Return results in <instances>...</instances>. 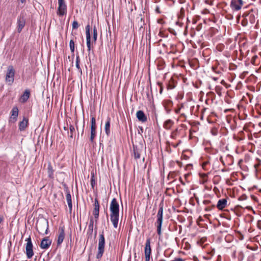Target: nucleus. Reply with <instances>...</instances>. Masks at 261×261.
<instances>
[{"mask_svg":"<svg viewBox=\"0 0 261 261\" xmlns=\"http://www.w3.org/2000/svg\"><path fill=\"white\" fill-rule=\"evenodd\" d=\"M110 220L114 228L118 227L119 218V205L116 198H113L110 203Z\"/></svg>","mask_w":261,"mask_h":261,"instance_id":"f257e3e1","label":"nucleus"},{"mask_svg":"<svg viewBox=\"0 0 261 261\" xmlns=\"http://www.w3.org/2000/svg\"><path fill=\"white\" fill-rule=\"evenodd\" d=\"M36 227L38 232L42 235L48 233V222L45 218H41L37 221Z\"/></svg>","mask_w":261,"mask_h":261,"instance_id":"f03ea898","label":"nucleus"},{"mask_svg":"<svg viewBox=\"0 0 261 261\" xmlns=\"http://www.w3.org/2000/svg\"><path fill=\"white\" fill-rule=\"evenodd\" d=\"M105 239L103 232L99 235L98 240V252L96 254V258L99 259L101 258L105 251Z\"/></svg>","mask_w":261,"mask_h":261,"instance_id":"7ed1b4c3","label":"nucleus"},{"mask_svg":"<svg viewBox=\"0 0 261 261\" xmlns=\"http://www.w3.org/2000/svg\"><path fill=\"white\" fill-rule=\"evenodd\" d=\"M25 241L27 242L25 246L26 255L27 258L30 259L32 258L34 255V252L33 250V245L32 242L31 237L29 236V237L25 240Z\"/></svg>","mask_w":261,"mask_h":261,"instance_id":"20e7f679","label":"nucleus"},{"mask_svg":"<svg viewBox=\"0 0 261 261\" xmlns=\"http://www.w3.org/2000/svg\"><path fill=\"white\" fill-rule=\"evenodd\" d=\"M15 70L13 66H10L8 68L6 76V81L9 83V85H11L14 80Z\"/></svg>","mask_w":261,"mask_h":261,"instance_id":"39448f33","label":"nucleus"},{"mask_svg":"<svg viewBox=\"0 0 261 261\" xmlns=\"http://www.w3.org/2000/svg\"><path fill=\"white\" fill-rule=\"evenodd\" d=\"M244 2L243 0H231L230 7L234 11H238L241 9Z\"/></svg>","mask_w":261,"mask_h":261,"instance_id":"423d86ee","label":"nucleus"},{"mask_svg":"<svg viewBox=\"0 0 261 261\" xmlns=\"http://www.w3.org/2000/svg\"><path fill=\"white\" fill-rule=\"evenodd\" d=\"M17 29L18 33H20L25 24V18L24 15L21 13L18 16L17 21Z\"/></svg>","mask_w":261,"mask_h":261,"instance_id":"0eeeda50","label":"nucleus"},{"mask_svg":"<svg viewBox=\"0 0 261 261\" xmlns=\"http://www.w3.org/2000/svg\"><path fill=\"white\" fill-rule=\"evenodd\" d=\"M59 234L58 237L57 246H59L63 243L65 238V227L64 226H60L59 228Z\"/></svg>","mask_w":261,"mask_h":261,"instance_id":"6e6552de","label":"nucleus"},{"mask_svg":"<svg viewBox=\"0 0 261 261\" xmlns=\"http://www.w3.org/2000/svg\"><path fill=\"white\" fill-rule=\"evenodd\" d=\"M94 208L93 210V215L94 216L95 220L96 223H97L98 217H99V204L98 202V201L97 198H95L94 200Z\"/></svg>","mask_w":261,"mask_h":261,"instance_id":"1a4fd4ad","label":"nucleus"},{"mask_svg":"<svg viewBox=\"0 0 261 261\" xmlns=\"http://www.w3.org/2000/svg\"><path fill=\"white\" fill-rule=\"evenodd\" d=\"M51 244V240L49 239V237H45L42 240L40 247L42 249H46L49 247Z\"/></svg>","mask_w":261,"mask_h":261,"instance_id":"9d476101","label":"nucleus"},{"mask_svg":"<svg viewBox=\"0 0 261 261\" xmlns=\"http://www.w3.org/2000/svg\"><path fill=\"white\" fill-rule=\"evenodd\" d=\"M90 27L88 24L86 27V41L87 46L88 47V50L89 52L91 50V36H90Z\"/></svg>","mask_w":261,"mask_h":261,"instance_id":"9b49d317","label":"nucleus"},{"mask_svg":"<svg viewBox=\"0 0 261 261\" xmlns=\"http://www.w3.org/2000/svg\"><path fill=\"white\" fill-rule=\"evenodd\" d=\"M11 115L10 118V121L15 123L17 121L18 115V109L17 107H14L11 112Z\"/></svg>","mask_w":261,"mask_h":261,"instance_id":"f8f14e48","label":"nucleus"},{"mask_svg":"<svg viewBox=\"0 0 261 261\" xmlns=\"http://www.w3.org/2000/svg\"><path fill=\"white\" fill-rule=\"evenodd\" d=\"M65 192L66 193V200L68 203V205L69 207V212L71 213L72 212V200H71V196L70 193V191L67 187L65 188Z\"/></svg>","mask_w":261,"mask_h":261,"instance_id":"ddd939ff","label":"nucleus"},{"mask_svg":"<svg viewBox=\"0 0 261 261\" xmlns=\"http://www.w3.org/2000/svg\"><path fill=\"white\" fill-rule=\"evenodd\" d=\"M57 14L59 16H63L67 13V5H58Z\"/></svg>","mask_w":261,"mask_h":261,"instance_id":"4468645a","label":"nucleus"},{"mask_svg":"<svg viewBox=\"0 0 261 261\" xmlns=\"http://www.w3.org/2000/svg\"><path fill=\"white\" fill-rule=\"evenodd\" d=\"M136 117L137 119L142 122H145L147 120V118L145 115L144 112L142 110H139L137 112Z\"/></svg>","mask_w":261,"mask_h":261,"instance_id":"2eb2a0df","label":"nucleus"},{"mask_svg":"<svg viewBox=\"0 0 261 261\" xmlns=\"http://www.w3.org/2000/svg\"><path fill=\"white\" fill-rule=\"evenodd\" d=\"M30 96V91L26 89L23 94L20 96L19 101L21 103H25L28 100Z\"/></svg>","mask_w":261,"mask_h":261,"instance_id":"dca6fc26","label":"nucleus"},{"mask_svg":"<svg viewBox=\"0 0 261 261\" xmlns=\"http://www.w3.org/2000/svg\"><path fill=\"white\" fill-rule=\"evenodd\" d=\"M29 124V120L25 117L23 118L22 121H20L19 123V129L20 131H23L28 126Z\"/></svg>","mask_w":261,"mask_h":261,"instance_id":"f3484780","label":"nucleus"},{"mask_svg":"<svg viewBox=\"0 0 261 261\" xmlns=\"http://www.w3.org/2000/svg\"><path fill=\"white\" fill-rule=\"evenodd\" d=\"M163 205L162 204L159 205V209L157 214L156 222H163Z\"/></svg>","mask_w":261,"mask_h":261,"instance_id":"a211bd4d","label":"nucleus"},{"mask_svg":"<svg viewBox=\"0 0 261 261\" xmlns=\"http://www.w3.org/2000/svg\"><path fill=\"white\" fill-rule=\"evenodd\" d=\"M144 254H151V249L150 247V238H148L146 240L145 249H144Z\"/></svg>","mask_w":261,"mask_h":261,"instance_id":"6ab92c4d","label":"nucleus"},{"mask_svg":"<svg viewBox=\"0 0 261 261\" xmlns=\"http://www.w3.org/2000/svg\"><path fill=\"white\" fill-rule=\"evenodd\" d=\"M226 199H221L218 201L217 207L219 210H222L227 205Z\"/></svg>","mask_w":261,"mask_h":261,"instance_id":"aec40b11","label":"nucleus"},{"mask_svg":"<svg viewBox=\"0 0 261 261\" xmlns=\"http://www.w3.org/2000/svg\"><path fill=\"white\" fill-rule=\"evenodd\" d=\"M110 121L111 119L110 117H108L107 119V121L105 124V130L106 132V134L108 136H109L110 135L111 131H110Z\"/></svg>","mask_w":261,"mask_h":261,"instance_id":"412c9836","label":"nucleus"},{"mask_svg":"<svg viewBox=\"0 0 261 261\" xmlns=\"http://www.w3.org/2000/svg\"><path fill=\"white\" fill-rule=\"evenodd\" d=\"M54 170L50 163H49L47 167L48 177L50 179H53Z\"/></svg>","mask_w":261,"mask_h":261,"instance_id":"4be33fe9","label":"nucleus"},{"mask_svg":"<svg viewBox=\"0 0 261 261\" xmlns=\"http://www.w3.org/2000/svg\"><path fill=\"white\" fill-rule=\"evenodd\" d=\"M133 151L134 158L135 159H138L140 158V150L137 146L133 145Z\"/></svg>","mask_w":261,"mask_h":261,"instance_id":"5701e85b","label":"nucleus"},{"mask_svg":"<svg viewBox=\"0 0 261 261\" xmlns=\"http://www.w3.org/2000/svg\"><path fill=\"white\" fill-rule=\"evenodd\" d=\"M173 124L174 122L172 120L168 119L164 122L163 126L166 129H170Z\"/></svg>","mask_w":261,"mask_h":261,"instance_id":"b1692460","label":"nucleus"},{"mask_svg":"<svg viewBox=\"0 0 261 261\" xmlns=\"http://www.w3.org/2000/svg\"><path fill=\"white\" fill-rule=\"evenodd\" d=\"M69 129H70V132H68V135H69V137L70 138H73V135L75 134L74 127L72 125L70 124L69 126Z\"/></svg>","mask_w":261,"mask_h":261,"instance_id":"393cba45","label":"nucleus"},{"mask_svg":"<svg viewBox=\"0 0 261 261\" xmlns=\"http://www.w3.org/2000/svg\"><path fill=\"white\" fill-rule=\"evenodd\" d=\"M93 39L94 42H96L97 38V28L95 25L93 27Z\"/></svg>","mask_w":261,"mask_h":261,"instance_id":"a878e982","label":"nucleus"},{"mask_svg":"<svg viewBox=\"0 0 261 261\" xmlns=\"http://www.w3.org/2000/svg\"><path fill=\"white\" fill-rule=\"evenodd\" d=\"M163 222H156L157 224V233L159 236H161L162 232H161V227L162 225Z\"/></svg>","mask_w":261,"mask_h":261,"instance_id":"bb28decb","label":"nucleus"},{"mask_svg":"<svg viewBox=\"0 0 261 261\" xmlns=\"http://www.w3.org/2000/svg\"><path fill=\"white\" fill-rule=\"evenodd\" d=\"M80 59L79 56H77L76 57V67L77 68V69L82 71L81 68L80 66Z\"/></svg>","mask_w":261,"mask_h":261,"instance_id":"cd10ccee","label":"nucleus"},{"mask_svg":"<svg viewBox=\"0 0 261 261\" xmlns=\"http://www.w3.org/2000/svg\"><path fill=\"white\" fill-rule=\"evenodd\" d=\"M69 47L72 53L74 51V42L73 40H70L69 42Z\"/></svg>","mask_w":261,"mask_h":261,"instance_id":"c85d7f7f","label":"nucleus"},{"mask_svg":"<svg viewBox=\"0 0 261 261\" xmlns=\"http://www.w3.org/2000/svg\"><path fill=\"white\" fill-rule=\"evenodd\" d=\"M93 225H94L93 218L92 217H91L90 219L89 224L88 225V228L89 229H93Z\"/></svg>","mask_w":261,"mask_h":261,"instance_id":"c756f323","label":"nucleus"},{"mask_svg":"<svg viewBox=\"0 0 261 261\" xmlns=\"http://www.w3.org/2000/svg\"><path fill=\"white\" fill-rule=\"evenodd\" d=\"M91 126H96V119L94 117H92L91 119Z\"/></svg>","mask_w":261,"mask_h":261,"instance_id":"7c9ffc66","label":"nucleus"},{"mask_svg":"<svg viewBox=\"0 0 261 261\" xmlns=\"http://www.w3.org/2000/svg\"><path fill=\"white\" fill-rule=\"evenodd\" d=\"M72 29H76L79 27V23L77 21H73L72 24Z\"/></svg>","mask_w":261,"mask_h":261,"instance_id":"2f4dec72","label":"nucleus"},{"mask_svg":"<svg viewBox=\"0 0 261 261\" xmlns=\"http://www.w3.org/2000/svg\"><path fill=\"white\" fill-rule=\"evenodd\" d=\"M95 136H96V133H90V141L91 142V143H93L94 139V138L95 137Z\"/></svg>","mask_w":261,"mask_h":261,"instance_id":"473e14b6","label":"nucleus"},{"mask_svg":"<svg viewBox=\"0 0 261 261\" xmlns=\"http://www.w3.org/2000/svg\"><path fill=\"white\" fill-rule=\"evenodd\" d=\"M178 132V129H176L174 131H173L171 135V137L174 139H176V136L177 135Z\"/></svg>","mask_w":261,"mask_h":261,"instance_id":"72a5a7b5","label":"nucleus"},{"mask_svg":"<svg viewBox=\"0 0 261 261\" xmlns=\"http://www.w3.org/2000/svg\"><path fill=\"white\" fill-rule=\"evenodd\" d=\"M256 161L258 162L257 164L254 165V168L257 170V168L261 165V160L259 159H256Z\"/></svg>","mask_w":261,"mask_h":261,"instance_id":"f704fd0d","label":"nucleus"},{"mask_svg":"<svg viewBox=\"0 0 261 261\" xmlns=\"http://www.w3.org/2000/svg\"><path fill=\"white\" fill-rule=\"evenodd\" d=\"M95 184V179H94V175H92L91 178V185L92 187L94 186V185Z\"/></svg>","mask_w":261,"mask_h":261,"instance_id":"c9c22d12","label":"nucleus"},{"mask_svg":"<svg viewBox=\"0 0 261 261\" xmlns=\"http://www.w3.org/2000/svg\"><path fill=\"white\" fill-rule=\"evenodd\" d=\"M215 207V205H213L212 206H207L205 208L204 210L205 211H210L212 210L213 208H214Z\"/></svg>","mask_w":261,"mask_h":261,"instance_id":"e433bc0d","label":"nucleus"},{"mask_svg":"<svg viewBox=\"0 0 261 261\" xmlns=\"http://www.w3.org/2000/svg\"><path fill=\"white\" fill-rule=\"evenodd\" d=\"M151 254H145V261H149Z\"/></svg>","mask_w":261,"mask_h":261,"instance_id":"4c0bfd02","label":"nucleus"},{"mask_svg":"<svg viewBox=\"0 0 261 261\" xmlns=\"http://www.w3.org/2000/svg\"><path fill=\"white\" fill-rule=\"evenodd\" d=\"M96 126H91L90 133H96Z\"/></svg>","mask_w":261,"mask_h":261,"instance_id":"58836bf2","label":"nucleus"},{"mask_svg":"<svg viewBox=\"0 0 261 261\" xmlns=\"http://www.w3.org/2000/svg\"><path fill=\"white\" fill-rule=\"evenodd\" d=\"M58 5H66L64 0H58Z\"/></svg>","mask_w":261,"mask_h":261,"instance_id":"ea45409f","label":"nucleus"},{"mask_svg":"<svg viewBox=\"0 0 261 261\" xmlns=\"http://www.w3.org/2000/svg\"><path fill=\"white\" fill-rule=\"evenodd\" d=\"M203 204L206 205L211 203V201L208 200H204L203 201Z\"/></svg>","mask_w":261,"mask_h":261,"instance_id":"a19ab883","label":"nucleus"},{"mask_svg":"<svg viewBox=\"0 0 261 261\" xmlns=\"http://www.w3.org/2000/svg\"><path fill=\"white\" fill-rule=\"evenodd\" d=\"M93 229H89L88 228V231H87V233H88V234H89L90 235H92V232H93Z\"/></svg>","mask_w":261,"mask_h":261,"instance_id":"79ce46f5","label":"nucleus"},{"mask_svg":"<svg viewBox=\"0 0 261 261\" xmlns=\"http://www.w3.org/2000/svg\"><path fill=\"white\" fill-rule=\"evenodd\" d=\"M173 261H185L181 258H175Z\"/></svg>","mask_w":261,"mask_h":261,"instance_id":"37998d69","label":"nucleus"},{"mask_svg":"<svg viewBox=\"0 0 261 261\" xmlns=\"http://www.w3.org/2000/svg\"><path fill=\"white\" fill-rule=\"evenodd\" d=\"M181 142V141L180 140H179L178 142V143H176V144L175 145H173V146L175 148H176V147H177L178 146V145Z\"/></svg>","mask_w":261,"mask_h":261,"instance_id":"c03bdc74","label":"nucleus"},{"mask_svg":"<svg viewBox=\"0 0 261 261\" xmlns=\"http://www.w3.org/2000/svg\"><path fill=\"white\" fill-rule=\"evenodd\" d=\"M257 58V57L256 56H254L253 58H252V61L251 62L252 63H254V62L255 61V60Z\"/></svg>","mask_w":261,"mask_h":261,"instance_id":"a18cd8bd","label":"nucleus"},{"mask_svg":"<svg viewBox=\"0 0 261 261\" xmlns=\"http://www.w3.org/2000/svg\"><path fill=\"white\" fill-rule=\"evenodd\" d=\"M84 124H85V122L84 121ZM84 125H85V124H83L82 132V135L84 134Z\"/></svg>","mask_w":261,"mask_h":261,"instance_id":"49530a36","label":"nucleus"},{"mask_svg":"<svg viewBox=\"0 0 261 261\" xmlns=\"http://www.w3.org/2000/svg\"><path fill=\"white\" fill-rule=\"evenodd\" d=\"M20 1L22 4H24L26 2V0H20Z\"/></svg>","mask_w":261,"mask_h":261,"instance_id":"de8ad7c7","label":"nucleus"},{"mask_svg":"<svg viewBox=\"0 0 261 261\" xmlns=\"http://www.w3.org/2000/svg\"><path fill=\"white\" fill-rule=\"evenodd\" d=\"M3 221V218L2 217H0V224L1 223V222Z\"/></svg>","mask_w":261,"mask_h":261,"instance_id":"09e8293b","label":"nucleus"},{"mask_svg":"<svg viewBox=\"0 0 261 261\" xmlns=\"http://www.w3.org/2000/svg\"><path fill=\"white\" fill-rule=\"evenodd\" d=\"M213 80L214 81H217L218 80V78L217 77H213Z\"/></svg>","mask_w":261,"mask_h":261,"instance_id":"8fccbe9b","label":"nucleus"},{"mask_svg":"<svg viewBox=\"0 0 261 261\" xmlns=\"http://www.w3.org/2000/svg\"><path fill=\"white\" fill-rule=\"evenodd\" d=\"M64 130H67V127H65V126H64Z\"/></svg>","mask_w":261,"mask_h":261,"instance_id":"3c124183","label":"nucleus"},{"mask_svg":"<svg viewBox=\"0 0 261 261\" xmlns=\"http://www.w3.org/2000/svg\"><path fill=\"white\" fill-rule=\"evenodd\" d=\"M159 261H166V260H164V259H161V260H160Z\"/></svg>","mask_w":261,"mask_h":261,"instance_id":"603ef678","label":"nucleus"},{"mask_svg":"<svg viewBox=\"0 0 261 261\" xmlns=\"http://www.w3.org/2000/svg\"><path fill=\"white\" fill-rule=\"evenodd\" d=\"M162 92V88L161 89V90H160V93H161Z\"/></svg>","mask_w":261,"mask_h":261,"instance_id":"864d4df0","label":"nucleus"},{"mask_svg":"<svg viewBox=\"0 0 261 261\" xmlns=\"http://www.w3.org/2000/svg\"><path fill=\"white\" fill-rule=\"evenodd\" d=\"M179 111V110H177V111H176V113H178Z\"/></svg>","mask_w":261,"mask_h":261,"instance_id":"5fc2aeb1","label":"nucleus"},{"mask_svg":"<svg viewBox=\"0 0 261 261\" xmlns=\"http://www.w3.org/2000/svg\"><path fill=\"white\" fill-rule=\"evenodd\" d=\"M96 231H95V235H96Z\"/></svg>","mask_w":261,"mask_h":261,"instance_id":"6e6d98bb","label":"nucleus"},{"mask_svg":"<svg viewBox=\"0 0 261 261\" xmlns=\"http://www.w3.org/2000/svg\"><path fill=\"white\" fill-rule=\"evenodd\" d=\"M260 261H261V259H260Z\"/></svg>","mask_w":261,"mask_h":261,"instance_id":"4d7b16f0","label":"nucleus"}]
</instances>
